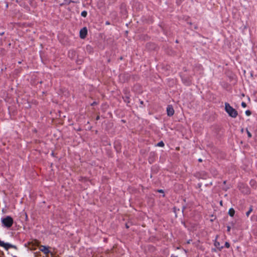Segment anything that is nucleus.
<instances>
[{
    "label": "nucleus",
    "mask_w": 257,
    "mask_h": 257,
    "mask_svg": "<svg viewBox=\"0 0 257 257\" xmlns=\"http://www.w3.org/2000/svg\"><path fill=\"white\" fill-rule=\"evenodd\" d=\"M171 257H175V256H174L172 255V256H171Z\"/></svg>",
    "instance_id": "412c9836"
},
{
    "label": "nucleus",
    "mask_w": 257,
    "mask_h": 257,
    "mask_svg": "<svg viewBox=\"0 0 257 257\" xmlns=\"http://www.w3.org/2000/svg\"><path fill=\"white\" fill-rule=\"evenodd\" d=\"M190 241H191L190 240H189L187 241V243H190Z\"/></svg>",
    "instance_id": "6ab92c4d"
},
{
    "label": "nucleus",
    "mask_w": 257,
    "mask_h": 257,
    "mask_svg": "<svg viewBox=\"0 0 257 257\" xmlns=\"http://www.w3.org/2000/svg\"><path fill=\"white\" fill-rule=\"evenodd\" d=\"M252 207H250L249 208V209L248 210V211H247L246 213V215L247 217H248V216L249 215L250 213L252 212Z\"/></svg>",
    "instance_id": "9d476101"
},
{
    "label": "nucleus",
    "mask_w": 257,
    "mask_h": 257,
    "mask_svg": "<svg viewBox=\"0 0 257 257\" xmlns=\"http://www.w3.org/2000/svg\"><path fill=\"white\" fill-rule=\"evenodd\" d=\"M225 110L228 115L233 118H235L238 114L237 111L227 102L225 103Z\"/></svg>",
    "instance_id": "f257e3e1"
},
{
    "label": "nucleus",
    "mask_w": 257,
    "mask_h": 257,
    "mask_svg": "<svg viewBox=\"0 0 257 257\" xmlns=\"http://www.w3.org/2000/svg\"><path fill=\"white\" fill-rule=\"evenodd\" d=\"M159 191L160 192H163L162 190H159Z\"/></svg>",
    "instance_id": "aec40b11"
},
{
    "label": "nucleus",
    "mask_w": 257,
    "mask_h": 257,
    "mask_svg": "<svg viewBox=\"0 0 257 257\" xmlns=\"http://www.w3.org/2000/svg\"><path fill=\"white\" fill-rule=\"evenodd\" d=\"M87 33V29L86 28H83L80 31V37L82 39H84L86 37Z\"/></svg>",
    "instance_id": "423d86ee"
},
{
    "label": "nucleus",
    "mask_w": 257,
    "mask_h": 257,
    "mask_svg": "<svg viewBox=\"0 0 257 257\" xmlns=\"http://www.w3.org/2000/svg\"><path fill=\"white\" fill-rule=\"evenodd\" d=\"M228 214L229 215L231 216V217H233L235 214V210L233 209V208H230L229 211H228Z\"/></svg>",
    "instance_id": "6e6552de"
},
{
    "label": "nucleus",
    "mask_w": 257,
    "mask_h": 257,
    "mask_svg": "<svg viewBox=\"0 0 257 257\" xmlns=\"http://www.w3.org/2000/svg\"><path fill=\"white\" fill-rule=\"evenodd\" d=\"M2 222L7 227H10L13 223V219L10 216H7L2 219Z\"/></svg>",
    "instance_id": "f03ea898"
},
{
    "label": "nucleus",
    "mask_w": 257,
    "mask_h": 257,
    "mask_svg": "<svg viewBox=\"0 0 257 257\" xmlns=\"http://www.w3.org/2000/svg\"><path fill=\"white\" fill-rule=\"evenodd\" d=\"M224 245L226 248H229L230 247V244L228 242H226Z\"/></svg>",
    "instance_id": "2eb2a0df"
},
{
    "label": "nucleus",
    "mask_w": 257,
    "mask_h": 257,
    "mask_svg": "<svg viewBox=\"0 0 257 257\" xmlns=\"http://www.w3.org/2000/svg\"><path fill=\"white\" fill-rule=\"evenodd\" d=\"M167 111L168 115L172 116L174 114V110L172 106H168L167 108Z\"/></svg>",
    "instance_id": "0eeeda50"
},
{
    "label": "nucleus",
    "mask_w": 257,
    "mask_h": 257,
    "mask_svg": "<svg viewBox=\"0 0 257 257\" xmlns=\"http://www.w3.org/2000/svg\"><path fill=\"white\" fill-rule=\"evenodd\" d=\"M227 231L229 232L230 230V228H231L230 227V226H227Z\"/></svg>",
    "instance_id": "f3484780"
},
{
    "label": "nucleus",
    "mask_w": 257,
    "mask_h": 257,
    "mask_svg": "<svg viewBox=\"0 0 257 257\" xmlns=\"http://www.w3.org/2000/svg\"><path fill=\"white\" fill-rule=\"evenodd\" d=\"M40 250L46 254H47L49 253H51V255H53L52 253L49 250V248L45 246H41L40 247Z\"/></svg>",
    "instance_id": "39448f33"
},
{
    "label": "nucleus",
    "mask_w": 257,
    "mask_h": 257,
    "mask_svg": "<svg viewBox=\"0 0 257 257\" xmlns=\"http://www.w3.org/2000/svg\"><path fill=\"white\" fill-rule=\"evenodd\" d=\"M0 246L4 247L6 249H8L10 248H15V246L8 243H5L0 240Z\"/></svg>",
    "instance_id": "20e7f679"
},
{
    "label": "nucleus",
    "mask_w": 257,
    "mask_h": 257,
    "mask_svg": "<svg viewBox=\"0 0 257 257\" xmlns=\"http://www.w3.org/2000/svg\"><path fill=\"white\" fill-rule=\"evenodd\" d=\"M198 161H199V162H202V159H199L198 160Z\"/></svg>",
    "instance_id": "a211bd4d"
},
{
    "label": "nucleus",
    "mask_w": 257,
    "mask_h": 257,
    "mask_svg": "<svg viewBox=\"0 0 257 257\" xmlns=\"http://www.w3.org/2000/svg\"><path fill=\"white\" fill-rule=\"evenodd\" d=\"M87 12H86V11H84L82 12V13H81V16H82V17H86V16H87Z\"/></svg>",
    "instance_id": "9b49d317"
},
{
    "label": "nucleus",
    "mask_w": 257,
    "mask_h": 257,
    "mask_svg": "<svg viewBox=\"0 0 257 257\" xmlns=\"http://www.w3.org/2000/svg\"><path fill=\"white\" fill-rule=\"evenodd\" d=\"M157 146L159 147H163L164 146V144L163 142H160L159 143H158Z\"/></svg>",
    "instance_id": "f8f14e48"
},
{
    "label": "nucleus",
    "mask_w": 257,
    "mask_h": 257,
    "mask_svg": "<svg viewBox=\"0 0 257 257\" xmlns=\"http://www.w3.org/2000/svg\"><path fill=\"white\" fill-rule=\"evenodd\" d=\"M241 106H242L243 107H244V108L246 107V103H245V102H242V103H241Z\"/></svg>",
    "instance_id": "dca6fc26"
},
{
    "label": "nucleus",
    "mask_w": 257,
    "mask_h": 257,
    "mask_svg": "<svg viewBox=\"0 0 257 257\" xmlns=\"http://www.w3.org/2000/svg\"><path fill=\"white\" fill-rule=\"evenodd\" d=\"M245 114L247 115V116H249L251 114V112L247 110H246L245 111Z\"/></svg>",
    "instance_id": "4468645a"
},
{
    "label": "nucleus",
    "mask_w": 257,
    "mask_h": 257,
    "mask_svg": "<svg viewBox=\"0 0 257 257\" xmlns=\"http://www.w3.org/2000/svg\"><path fill=\"white\" fill-rule=\"evenodd\" d=\"M25 246L27 247L29 249L31 250H34L36 249V247L37 246V241H32L28 242L27 244H25Z\"/></svg>",
    "instance_id": "7ed1b4c3"
},
{
    "label": "nucleus",
    "mask_w": 257,
    "mask_h": 257,
    "mask_svg": "<svg viewBox=\"0 0 257 257\" xmlns=\"http://www.w3.org/2000/svg\"><path fill=\"white\" fill-rule=\"evenodd\" d=\"M214 245L217 248L219 249H221L223 248L222 246H220L219 242L216 241H215L214 242Z\"/></svg>",
    "instance_id": "1a4fd4ad"
},
{
    "label": "nucleus",
    "mask_w": 257,
    "mask_h": 257,
    "mask_svg": "<svg viewBox=\"0 0 257 257\" xmlns=\"http://www.w3.org/2000/svg\"><path fill=\"white\" fill-rule=\"evenodd\" d=\"M246 133H247V136H248V137L250 138L251 137V133L248 131L247 129H246Z\"/></svg>",
    "instance_id": "ddd939ff"
}]
</instances>
